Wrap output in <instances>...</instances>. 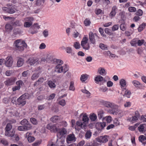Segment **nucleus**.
Here are the masks:
<instances>
[{
	"instance_id": "nucleus-46",
	"label": "nucleus",
	"mask_w": 146,
	"mask_h": 146,
	"mask_svg": "<svg viewBox=\"0 0 146 146\" xmlns=\"http://www.w3.org/2000/svg\"><path fill=\"white\" fill-rule=\"evenodd\" d=\"M74 46L76 49H78L80 48V44L78 42L74 43Z\"/></svg>"
},
{
	"instance_id": "nucleus-51",
	"label": "nucleus",
	"mask_w": 146,
	"mask_h": 146,
	"mask_svg": "<svg viewBox=\"0 0 146 146\" xmlns=\"http://www.w3.org/2000/svg\"><path fill=\"white\" fill-rule=\"evenodd\" d=\"M84 24L86 26L90 25L91 23V22L90 20L88 19H86L84 21Z\"/></svg>"
},
{
	"instance_id": "nucleus-5",
	"label": "nucleus",
	"mask_w": 146,
	"mask_h": 146,
	"mask_svg": "<svg viewBox=\"0 0 146 146\" xmlns=\"http://www.w3.org/2000/svg\"><path fill=\"white\" fill-rule=\"evenodd\" d=\"M34 20L33 17H28L25 18L24 20L25 22L24 24V27L29 28L33 25V21Z\"/></svg>"
},
{
	"instance_id": "nucleus-6",
	"label": "nucleus",
	"mask_w": 146,
	"mask_h": 146,
	"mask_svg": "<svg viewBox=\"0 0 146 146\" xmlns=\"http://www.w3.org/2000/svg\"><path fill=\"white\" fill-rule=\"evenodd\" d=\"M58 126V124H53L50 123L47 125L46 128L51 132H56L59 131V128H57Z\"/></svg>"
},
{
	"instance_id": "nucleus-37",
	"label": "nucleus",
	"mask_w": 146,
	"mask_h": 146,
	"mask_svg": "<svg viewBox=\"0 0 146 146\" xmlns=\"http://www.w3.org/2000/svg\"><path fill=\"white\" fill-rule=\"evenodd\" d=\"M21 96L23 99L25 100L26 99H29L30 97V95L27 93H26L23 95Z\"/></svg>"
},
{
	"instance_id": "nucleus-2",
	"label": "nucleus",
	"mask_w": 146,
	"mask_h": 146,
	"mask_svg": "<svg viewBox=\"0 0 146 146\" xmlns=\"http://www.w3.org/2000/svg\"><path fill=\"white\" fill-rule=\"evenodd\" d=\"M68 66L66 64L63 66L60 64H57L55 68V72L58 73L63 72L65 73L68 70Z\"/></svg>"
},
{
	"instance_id": "nucleus-32",
	"label": "nucleus",
	"mask_w": 146,
	"mask_h": 146,
	"mask_svg": "<svg viewBox=\"0 0 146 146\" xmlns=\"http://www.w3.org/2000/svg\"><path fill=\"white\" fill-rule=\"evenodd\" d=\"M128 120L129 121L132 123H134L137 121L138 120V119L137 118L136 116H135L134 115L131 117L128 118Z\"/></svg>"
},
{
	"instance_id": "nucleus-58",
	"label": "nucleus",
	"mask_w": 146,
	"mask_h": 146,
	"mask_svg": "<svg viewBox=\"0 0 146 146\" xmlns=\"http://www.w3.org/2000/svg\"><path fill=\"white\" fill-rule=\"evenodd\" d=\"M119 28V25L116 24L113 26L112 28V30L113 31H115L118 30Z\"/></svg>"
},
{
	"instance_id": "nucleus-44",
	"label": "nucleus",
	"mask_w": 146,
	"mask_h": 146,
	"mask_svg": "<svg viewBox=\"0 0 146 146\" xmlns=\"http://www.w3.org/2000/svg\"><path fill=\"white\" fill-rule=\"evenodd\" d=\"M100 48L102 50H108V46L106 45H105L103 43H100L99 45Z\"/></svg>"
},
{
	"instance_id": "nucleus-14",
	"label": "nucleus",
	"mask_w": 146,
	"mask_h": 146,
	"mask_svg": "<svg viewBox=\"0 0 146 146\" xmlns=\"http://www.w3.org/2000/svg\"><path fill=\"white\" fill-rule=\"evenodd\" d=\"M76 139L75 135L73 134L69 135L66 138V141L68 143H70L71 142H75Z\"/></svg>"
},
{
	"instance_id": "nucleus-63",
	"label": "nucleus",
	"mask_w": 146,
	"mask_h": 146,
	"mask_svg": "<svg viewBox=\"0 0 146 146\" xmlns=\"http://www.w3.org/2000/svg\"><path fill=\"white\" fill-rule=\"evenodd\" d=\"M143 11L140 9H138L137 12L136 13V15L138 16H141L143 15Z\"/></svg>"
},
{
	"instance_id": "nucleus-9",
	"label": "nucleus",
	"mask_w": 146,
	"mask_h": 146,
	"mask_svg": "<svg viewBox=\"0 0 146 146\" xmlns=\"http://www.w3.org/2000/svg\"><path fill=\"white\" fill-rule=\"evenodd\" d=\"M86 126V123L84 122L82 123L80 121H78L76 123L75 128L76 129L79 130L81 128L85 129Z\"/></svg>"
},
{
	"instance_id": "nucleus-59",
	"label": "nucleus",
	"mask_w": 146,
	"mask_h": 146,
	"mask_svg": "<svg viewBox=\"0 0 146 146\" xmlns=\"http://www.w3.org/2000/svg\"><path fill=\"white\" fill-rule=\"evenodd\" d=\"M17 98L15 96L12 98L11 99V102L13 104H16L17 102Z\"/></svg>"
},
{
	"instance_id": "nucleus-12",
	"label": "nucleus",
	"mask_w": 146,
	"mask_h": 146,
	"mask_svg": "<svg viewBox=\"0 0 146 146\" xmlns=\"http://www.w3.org/2000/svg\"><path fill=\"white\" fill-rule=\"evenodd\" d=\"M102 104L106 107L111 109L116 106V105L114 103L108 101H103Z\"/></svg>"
},
{
	"instance_id": "nucleus-19",
	"label": "nucleus",
	"mask_w": 146,
	"mask_h": 146,
	"mask_svg": "<svg viewBox=\"0 0 146 146\" xmlns=\"http://www.w3.org/2000/svg\"><path fill=\"white\" fill-rule=\"evenodd\" d=\"M32 133H31L27 132L26 134V137L27 138L28 141L30 143L33 142L35 139L34 137L31 136Z\"/></svg>"
},
{
	"instance_id": "nucleus-24",
	"label": "nucleus",
	"mask_w": 146,
	"mask_h": 146,
	"mask_svg": "<svg viewBox=\"0 0 146 146\" xmlns=\"http://www.w3.org/2000/svg\"><path fill=\"white\" fill-rule=\"evenodd\" d=\"M24 62V59L21 58H19L17 62V66L18 67L22 66Z\"/></svg>"
},
{
	"instance_id": "nucleus-34",
	"label": "nucleus",
	"mask_w": 146,
	"mask_h": 146,
	"mask_svg": "<svg viewBox=\"0 0 146 146\" xmlns=\"http://www.w3.org/2000/svg\"><path fill=\"white\" fill-rule=\"evenodd\" d=\"M59 117L58 115H54L50 119L51 121L53 122H56L59 119Z\"/></svg>"
},
{
	"instance_id": "nucleus-25",
	"label": "nucleus",
	"mask_w": 146,
	"mask_h": 146,
	"mask_svg": "<svg viewBox=\"0 0 146 146\" xmlns=\"http://www.w3.org/2000/svg\"><path fill=\"white\" fill-rule=\"evenodd\" d=\"M103 80V77L98 75L96 77L94 80L96 84H98L99 82H102Z\"/></svg>"
},
{
	"instance_id": "nucleus-23",
	"label": "nucleus",
	"mask_w": 146,
	"mask_h": 146,
	"mask_svg": "<svg viewBox=\"0 0 146 146\" xmlns=\"http://www.w3.org/2000/svg\"><path fill=\"white\" fill-rule=\"evenodd\" d=\"M44 78L43 77L39 78L38 80L36 81L34 84V86H37L39 85L42 84L44 82Z\"/></svg>"
},
{
	"instance_id": "nucleus-43",
	"label": "nucleus",
	"mask_w": 146,
	"mask_h": 146,
	"mask_svg": "<svg viewBox=\"0 0 146 146\" xmlns=\"http://www.w3.org/2000/svg\"><path fill=\"white\" fill-rule=\"evenodd\" d=\"M92 135V133L90 131H87L85 135V137L86 139H90Z\"/></svg>"
},
{
	"instance_id": "nucleus-35",
	"label": "nucleus",
	"mask_w": 146,
	"mask_h": 146,
	"mask_svg": "<svg viewBox=\"0 0 146 146\" xmlns=\"http://www.w3.org/2000/svg\"><path fill=\"white\" fill-rule=\"evenodd\" d=\"M90 118L92 121H95L97 118L96 115L94 113L90 114Z\"/></svg>"
},
{
	"instance_id": "nucleus-8",
	"label": "nucleus",
	"mask_w": 146,
	"mask_h": 146,
	"mask_svg": "<svg viewBox=\"0 0 146 146\" xmlns=\"http://www.w3.org/2000/svg\"><path fill=\"white\" fill-rule=\"evenodd\" d=\"M17 80V78L14 77L7 78L4 82L6 86H9L13 85Z\"/></svg>"
},
{
	"instance_id": "nucleus-28",
	"label": "nucleus",
	"mask_w": 146,
	"mask_h": 146,
	"mask_svg": "<svg viewBox=\"0 0 146 146\" xmlns=\"http://www.w3.org/2000/svg\"><path fill=\"white\" fill-rule=\"evenodd\" d=\"M47 84L51 88H54L56 87V85L55 83L51 80H49Z\"/></svg>"
},
{
	"instance_id": "nucleus-45",
	"label": "nucleus",
	"mask_w": 146,
	"mask_h": 146,
	"mask_svg": "<svg viewBox=\"0 0 146 146\" xmlns=\"http://www.w3.org/2000/svg\"><path fill=\"white\" fill-rule=\"evenodd\" d=\"M16 84L17 85V86H18L20 89L21 88V86L24 84L23 82L21 80L17 81L16 82Z\"/></svg>"
},
{
	"instance_id": "nucleus-55",
	"label": "nucleus",
	"mask_w": 146,
	"mask_h": 146,
	"mask_svg": "<svg viewBox=\"0 0 146 146\" xmlns=\"http://www.w3.org/2000/svg\"><path fill=\"white\" fill-rule=\"evenodd\" d=\"M128 10L130 12H135L136 11V9L134 7H130L128 8Z\"/></svg>"
},
{
	"instance_id": "nucleus-10",
	"label": "nucleus",
	"mask_w": 146,
	"mask_h": 146,
	"mask_svg": "<svg viewBox=\"0 0 146 146\" xmlns=\"http://www.w3.org/2000/svg\"><path fill=\"white\" fill-rule=\"evenodd\" d=\"M39 60V58L37 57H31L29 58L27 61V63L31 65H33L36 63L37 64Z\"/></svg>"
},
{
	"instance_id": "nucleus-7",
	"label": "nucleus",
	"mask_w": 146,
	"mask_h": 146,
	"mask_svg": "<svg viewBox=\"0 0 146 146\" xmlns=\"http://www.w3.org/2000/svg\"><path fill=\"white\" fill-rule=\"evenodd\" d=\"M109 137V136L107 135L100 136L97 137L96 139V140L98 142L105 143L108 141Z\"/></svg>"
},
{
	"instance_id": "nucleus-26",
	"label": "nucleus",
	"mask_w": 146,
	"mask_h": 146,
	"mask_svg": "<svg viewBox=\"0 0 146 146\" xmlns=\"http://www.w3.org/2000/svg\"><path fill=\"white\" fill-rule=\"evenodd\" d=\"M59 133L61 136H63L66 134L67 131L66 129L65 128H62L61 129H59Z\"/></svg>"
},
{
	"instance_id": "nucleus-16",
	"label": "nucleus",
	"mask_w": 146,
	"mask_h": 146,
	"mask_svg": "<svg viewBox=\"0 0 146 146\" xmlns=\"http://www.w3.org/2000/svg\"><path fill=\"white\" fill-rule=\"evenodd\" d=\"M32 126L31 125L29 126H20L18 127V130L19 131H24L28 130L31 129Z\"/></svg>"
},
{
	"instance_id": "nucleus-18",
	"label": "nucleus",
	"mask_w": 146,
	"mask_h": 146,
	"mask_svg": "<svg viewBox=\"0 0 146 146\" xmlns=\"http://www.w3.org/2000/svg\"><path fill=\"white\" fill-rule=\"evenodd\" d=\"M17 104L19 105H21L23 106L26 103V101L23 99L21 96L18 98L17 100Z\"/></svg>"
},
{
	"instance_id": "nucleus-48",
	"label": "nucleus",
	"mask_w": 146,
	"mask_h": 146,
	"mask_svg": "<svg viewBox=\"0 0 146 146\" xmlns=\"http://www.w3.org/2000/svg\"><path fill=\"white\" fill-rule=\"evenodd\" d=\"M117 112V115L118 116V117H121L123 116V113L122 110L119 109L118 111Z\"/></svg>"
},
{
	"instance_id": "nucleus-41",
	"label": "nucleus",
	"mask_w": 146,
	"mask_h": 146,
	"mask_svg": "<svg viewBox=\"0 0 146 146\" xmlns=\"http://www.w3.org/2000/svg\"><path fill=\"white\" fill-rule=\"evenodd\" d=\"M39 76V73H34L32 75L31 79L32 80H34L37 78Z\"/></svg>"
},
{
	"instance_id": "nucleus-39",
	"label": "nucleus",
	"mask_w": 146,
	"mask_h": 146,
	"mask_svg": "<svg viewBox=\"0 0 146 146\" xmlns=\"http://www.w3.org/2000/svg\"><path fill=\"white\" fill-rule=\"evenodd\" d=\"M137 38H134L130 42V44L132 46H136L137 44Z\"/></svg>"
},
{
	"instance_id": "nucleus-57",
	"label": "nucleus",
	"mask_w": 146,
	"mask_h": 146,
	"mask_svg": "<svg viewBox=\"0 0 146 146\" xmlns=\"http://www.w3.org/2000/svg\"><path fill=\"white\" fill-rule=\"evenodd\" d=\"M56 96V94H52L50 95L49 96L47 97V99L48 100H52L54 99Z\"/></svg>"
},
{
	"instance_id": "nucleus-30",
	"label": "nucleus",
	"mask_w": 146,
	"mask_h": 146,
	"mask_svg": "<svg viewBox=\"0 0 146 146\" xmlns=\"http://www.w3.org/2000/svg\"><path fill=\"white\" fill-rule=\"evenodd\" d=\"M21 124L25 126H29V125H31L29 124V121L26 119H24L21 121Z\"/></svg>"
},
{
	"instance_id": "nucleus-20",
	"label": "nucleus",
	"mask_w": 146,
	"mask_h": 146,
	"mask_svg": "<svg viewBox=\"0 0 146 146\" xmlns=\"http://www.w3.org/2000/svg\"><path fill=\"white\" fill-rule=\"evenodd\" d=\"M117 106L116 105V106L114 108H113L109 110L108 111L110 114H112L113 115H116L117 114V111L119 109L117 108Z\"/></svg>"
},
{
	"instance_id": "nucleus-64",
	"label": "nucleus",
	"mask_w": 146,
	"mask_h": 146,
	"mask_svg": "<svg viewBox=\"0 0 146 146\" xmlns=\"http://www.w3.org/2000/svg\"><path fill=\"white\" fill-rule=\"evenodd\" d=\"M140 120L143 122H146V116L142 115L141 116Z\"/></svg>"
},
{
	"instance_id": "nucleus-27",
	"label": "nucleus",
	"mask_w": 146,
	"mask_h": 146,
	"mask_svg": "<svg viewBox=\"0 0 146 146\" xmlns=\"http://www.w3.org/2000/svg\"><path fill=\"white\" fill-rule=\"evenodd\" d=\"M88 75L86 74H82L80 77V80L82 82H84L87 79Z\"/></svg>"
},
{
	"instance_id": "nucleus-31",
	"label": "nucleus",
	"mask_w": 146,
	"mask_h": 146,
	"mask_svg": "<svg viewBox=\"0 0 146 146\" xmlns=\"http://www.w3.org/2000/svg\"><path fill=\"white\" fill-rule=\"evenodd\" d=\"M124 89L125 90V91L124 94L123 95V96L127 98H130L131 95L130 91L128 90H126L125 88H124Z\"/></svg>"
},
{
	"instance_id": "nucleus-29",
	"label": "nucleus",
	"mask_w": 146,
	"mask_h": 146,
	"mask_svg": "<svg viewBox=\"0 0 146 146\" xmlns=\"http://www.w3.org/2000/svg\"><path fill=\"white\" fill-rule=\"evenodd\" d=\"M98 71L99 73L101 75H104L106 74V72L105 69L102 68H99Z\"/></svg>"
},
{
	"instance_id": "nucleus-33",
	"label": "nucleus",
	"mask_w": 146,
	"mask_h": 146,
	"mask_svg": "<svg viewBox=\"0 0 146 146\" xmlns=\"http://www.w3.org/2000/svg\"><path fill=\"white\" fill-rule=\"evenodd\" d=\"M13 25L14 26H20L23 25L22 23L20 20H16L13 23Z\"/></svg>"
},
{
	"instance_id": "nucleus-21",
	"label": "nucleus",
	"mask_w": 146,
	"mask_h": 146,
	"mask_svg": "<svg viewBox=\"0 0 146 146\" xmlns=\"http://www.w3.org/2000/svg\"><path fill=\"white\" fill-rule=\"evenodd\" d=\"M139 132H145L146 131V124H142L140 125L138 128Z\"/></svg>"
},
{
	"instance_id": "nucleus-52",
	"label": "nucleus",
	"mask_w": 146,
	"mask_h": 146,
	"mask_svg": "<svg viewBox=\"0 0 146 146\" xmlns=\"http://www.w3.org/2000/svg\"><path fill=\"white\" fill-rule=\"evenodd\" d=\"M120 29L123 31H124L126 29V25L124 23L121 24L120 26Z\"/></svg>"
},
{
	"instance_id": "nucleus-40",
	"label": "nucleus",
	"mask_w": 146,
	"mask_h": 146,
	"mask_svg": "<svg viewBox=\"0 0 146 146\" xmlns=\"http://www.w3.org/2000/svg\"><path fill=\"white\" fill-rule=\"evenodd\" d=\"M104 111L103 110H101L98 112V117L99 119H100L103 117Z\"/></svg>"
},
{
	"instance_id": "nucleus-11",
	"label": "nucleus",
	"mask_w": 146,
	"mask_h": 146,
	"mask_svg": "<svg viewBox=\"0 0 146 146\" xmlns=\"http://www.w3.org/2000/svg\"><path fill=\"white\" fill-rule=\"evenodd\" d=\"M40 28V26L37 23L34 24L30 28V33L32 34L37 33L38 32L37 29H39Z\"/></svg>"
},
{
	"instance_id": "nucleus-54",
	"label": "nucleus",
	"mask_w": 146,
	"mask_h": 146,
	"mask_svg": "<svg viewBox=\"0 0 146 146\" xmlns=\"http://www.w3.org/2000/svg\"><path fill=\"white\" fill-rule=\"evenodd\" d=\"M145 42V40L143 39L141 40H137V44L139 46H141L144 44Z\"/></svg>"
},
{
	"instance_id": "nucleus-42",
	"label": "nucleus",
	"mask_w": 146,
	"mask_h": 146,
	"mask_svg": "<svg viewBox=\"0 0 146 146\" xmlns=\"http://www.w3.org/2000/svg\"><path fill=\"white\" fill-rule=\"evenodd\" d=\"M70 90L74 91L75 90L74 83L73 81H71L70 83V85L69 87Z\"/></svg>"
},
{
	"instance_id": "nucleus-3",
	"label": "nucleus",
	"mask_w": 146,
	"mask_h": 146,
	"mask_svg": "<svg viewBox=\"0 0 146 146\" xmlns=\"http://www.w3.org/2000/svg\"><path fill=\"white\" fill-rule=\"evenodd\" d=\"M88 39L86 36H84L81 42V45L83 49L85 50H89L90 48L89 44L88 43Z\"/></svg>"
},
{
	"instance_id": "nucleus-61",
	"label": "nucleus",
	"mask_w": 146,
	"mask_h": 146,
	"mask_svg": "<svg viewBox=\"0 0 146 146\" xmlns=\"http://www.w3.org/2000/svg\"><path fill=\"white\" fill-rule=\"evenodd\" d=\"M43 34L44 37H47L48 35V31L47 29L45 30L43 32Z\"/></svg>"
},
{
	"instance_id": "nucleus-1",
	"label": "nucleus",
	"mask_w": 146,
	"mask_h": 146,
	"mask_svg": "<svg viewBox=\"0 0 146 146\" xmlns=\"http://www.w3.org/2000/svg\"><path fill=\"white\" fill-rule=\"evenodd\" d=\"M13 45L16 50L20 51H23L24 48L27 46V44L24 41L21 39H17L14 41Z\"/></svg>"
},
{
	"instance_id": "nucleus-38",
	"label": "nucleus",
	"mask_w": 146,
	"mask_h": 146,
	"mask_svg": "<svg viewBox=\"0 0 146 146\" xmlns=\"http://www.w3.org/2000/svg\"><path fill=\"white\" fill-rule=\"evenodd\" d=\"M119 83L121 87H124L126 86V81L124 79H123L120 80L119 81Z\"/></svg>"
},
{
	"instance_id": "nucleus-56",
	"label": "nucleus",
	"mask_w": 146,
	"mask_h": 146,
	"mask_svg": "<svg viewBox=\"0 0 146 146\" xmlns=\"http://www.w3.org/2000/svg\"><path fill=\"white\" fill-rule=\"evenodd\" d=\"M45 107L46 106L45 105V104L41 105H39L38 107V110H43L45 108Z\"/></svg>"
},
{
	"instance_id": "nucleus-47",
	"label": "nucleus",
	"mask_w": 146,
	"mask_h": 146,
	"mask_svg": "<svg viewBox=\"0 0 146 146\" xmlns=\"http://www.w3.org/2000/svg\"><path fill=\"white\" fill-rule=\"evenodd\" d=\"M139 141L143 142L146 140V137L143 135H141L139 136Z\"/></svg>"
},
{
	"instance_id": "nucleus-49",
	"label": "nucleus",
	"mask_w": 146,
	"mask_h": 146,
	"mask_svg": "<svg viewBox=\"0 0 146 146\" xmlns=\"http://www.w3.org/2000/svg\"><path fill=\"white\" fill-rule=\"evenodd\" d=\"M30 121L31 123L34 125H36L38 124V121L37 120L34 118H31L30 119Z\"/></svg>"
},
{
	"instance_id": "nucleus-17",
	"label": "nucleus",
	"mask_w": 146,
	"mask_h": 146,
	"mask_svg": "<svg viewBox=\"0 0 146 146\" xmlns=\"http://www.w3.org/2000/svg\"><path fill=\"white\" fill-rule=\"evenodd\" d=\"M106 125V123L104 122H98L96 124V127L97 129L102 130L104 129Z\"/></svg>"
},
{
	"instance_id": "nucleus-50",
	"label": "nucleus",
	"mask_w": 146,
	"mask_h": 146,
	"mask_svg": "<svg viewBox=\"0 0 146 146\" xmlns=\"http://www.w3.org/2000/svg\"><path fill=\"white\" fill-rule=\"evenodd\" d=\"M89 120V118L88 116L86 115H84L82 117V121L84 122H88Z\"/></svg>"
},
{
	"instance_id": "nucleus-22",
	"label": "nucleus",
	"mask_w": 146,
	"mask_h": 146,
	"mask_svg": "<svg viewBox=\"0 0 146 146\" xmlns=\"http://www.w3.org/2000/svg\"><path fill=\"white\" fill-rule=\"evenodd\" d=\"M12 125H11V123H8L6 127L5 128V135H8V134H9L8 131H9L10 130L12 129Z\"/></svg>"
},
{
	"instance_id": "nucleus-13",
	"label": "nucleus",
	"mask_w": 146,
	"mask_h": 146,
	"mask_svg": "<svg viewBox=\"0 0 146 146\" xmlns=\"http://www.w3.org/2000/svg\"><path fill=\"white\" fill-rule=\"evenodd\" d=\"M7 61L5 62V65L8 67H11L13 62V59L11 56H9L6 58Z\"/></svg>"
},
{
	"instance_id": "nucleus-60",
	"label": "nucleus",
	"mask_w": 146,
	"mask_h": 146,
	"mask_svg": "<svg viewBox=\"0 0 146 146\" xmlns=\"http://www.w3.org/2000/svg\"><path fill=\"white\" fill-rule=\"evenodd\" d=\"M59 104L60 105L62 106H64L66 105V103L65 100L62 99L59 102Z\"/></svg>"
},
{
	"instance_id": "nucleus-36",
	"label": "nucleus",
	"mask_w": 146,
	"mask_h": 146,
	"mask_svg": "<svg viewBox=\"0 0 146 146\" xmlns=\"http://www.w3.org/2000/svg\"><path fill=\"white\" fill-rule=\"evenodd\" d=\"M146 25V24L144 23H143L141 25H140L138 28L139 32H140L142 31L145 28V27Z\"/></svg>"
},
{
	"instance_id": "nucleus-15",
	"label": "nucleus",
	"mask_w": 146,
	"mask_h": 146,
	"mask_svg": "<svg viewBox=\"0 0 146 146\" xmlns=\"http://www.w3.org/2000/svg\"><path fill=\"white\" fill-rule=\"evenodd\" d=\"M132 83L137 88L139 89H143L145 86L139 82L137 80H134L132 82Z\"/></svg>"
},
{
	"instance_id": "nucleus-53",
	"label": "nucleus",
	"mask_w": 146,
	"mask_h": 146,
	"mask_svg": "<svg viewBox=\"0 0 146 146\" xmlns=\"http://www.w3.org/2000/svg\"><path fill=\"white\" fill-rule=\"evenodd\" d=\"M0 142L4 145H7L8 144V141L5 139H0Z\"/></svg>"
},
{
	"instance_id": "nucleus-62",
	"label": "nucleus",
	"mask_w": 146,
	"mask_h": 146,
	"mask_svg": "<svg viewBox=\"0 0 146 146\" xmlns=\"http://www.w3.org/2000/svg\"><path fill=\"white\" fill-rule=\"evenodd\" d=\"M108 90V88L105 87H102L99 88L100 91L103 92H105Z\"/></svg>"
},
{
	"instance_id": "nucleus-4",
	"label": "nucleus",
	"mask_w": 146,
	"mask_h": 146,
	"mask_svg": "<svg viewBox=\"0 0 146 146\" xmlns=\"http://www.w3.org/2000/svg\"><path fill=\"white\" fill-rule=\"evenodd\" d=\"M89 38L91 43L96 44V40H99L100 37L96 33H94L92 32H90L89 33Z\"/></svg>"
}]
</instances>
